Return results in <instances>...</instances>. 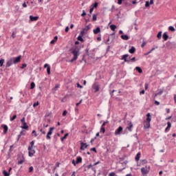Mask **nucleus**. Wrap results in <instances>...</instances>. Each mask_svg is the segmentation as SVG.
<instances>
[{
	"label": "nucleus",
	"mask_w": 176,
	"mask_h": 176,
	"mask_svg": "<svg viewBox=\"0 0 176 176\" xmlns=\"http://www.w3.org/2000/svg\"><path fill=\"white\" fill-rule=\"evenodd\" d=\"M80 50V46L76 45L70 49V52H72V54L74 55V57L72 59L69 60V63H74V61H76L78 60V57H79V52Z\"/></svg>",
	"instance_id": "1"
},
{
	"label": "nucleus",
	"mask_w": 176,
	"mask_h": 176,
	"mask_svg": "<svg viewBox=\"0 0 176 176\" xmlns=\"http://www.w3.org/2000/svg\"><path fill=\"white\" fill-rule=\"evenodd\" d=\"M21 61V55H19L16 57L10 58L8 60H7L6 64V68H9L13 65V64H19Z\"/></svg>",
	"instance_id": "2"
},
{
	"label": "nucleus",
	"mask_w": 176,
	"mask_h": 176,
	"mask_svg": "<svg viewBox=\"0 0 176 176\" xmlns=\"http://www.w3.org/2000/svg\"><path fill=\"white\" fill-rule=\"evenodd\" d=\"M151 120H152V116H151V113H148L146 114V119L144 122V130H146V129H149V127H151Z\"/></svg>",
	"instance_id": "3"
},
{
	"label": "nucleus",
	"mask_w": 176,
	"mask_h": 176,
	"mask_svg": "<svg viewBox=\"0 0 176 176\" xmlns=\"http://www.w3.org/2000/svg\"><path fill=\"white\" fill-rule=\"evenodd\" d=\"M18 164H23L25 162V158L23 153H20L17 155Z\"/></svg>",
	"instance_id": "4"
},
{
	"label": "nucleus",
	"mask_w": 176,
	"mask_h": 176,
	"mask_svg": "<svg viewBox=\"0 0 176 176\" xmlns=\"http://www.w3.org/2000/svg\"><path fill=\"white\" fill-rule=\"evenodd\" d=\"M100 85L98 83L95 82L92 85V89L94 90V93H98L100 91Z\"/></svg>",
	"instance_id": "5"
},
{
	"label": "nucleus",
	"mask_w": 176,
	"mask_h": 176,
	"mask_svg": "<svg viewBox=\"0 0 176 176\" xmlns=\"http://www.w3.org/2000/svg\"><path fill=\"white\" fill-rule=\"evenodd\" d=\"M166 46L167 49H175V42L168 41Z\"/></svg>",
	"instance_id": "6"
},
{
	"label": "nucleus",
	"mask_w": 176,
	"mask_h": 176,
	"mask_svg": "<svg viewBox=\"0 0 176 176\" xmlns=\"http://www.w3.org/2000/svg\"><path fill=\"white\" fill-rule=\"evenodd\" d=\"M54 130V127L52 126V127H50L47 133V135H46V139L47 140H52V137L50 135H52V134H53V131Z\"/></svg>",
	"instance_id": "7"
},
{
	"label": "nucleus",
	"mask_w": 176,
	"mask_h": 176,
	"mask_svg": "<svg viewBox=\"0 0 176 176\" xmlns=\"http://www.w3.org/2000/svg\"><path fill=\"white\" fill-rule=\"evenodd\" d=\"M28 155L30 157H32L34 155H35V150L33 148H30V147H28Z\"/></svg>",
	"instance_id": "8"
},
{
	"label": "nucleus",
	"mask_w": 176,
	"mask_h": 176,
	"mask_svg": "<svg viewBox=\"0 0 176 176\" xmlns=\"http://www.w3.org/2000/svg\"><path fill=\"white\" fill-rule=\"evenodd\" d=\"M122 131H123V127L122 126H120L115 131V135H120L122 133Z\"/></svg>",
	"instance_id": "9"
},
{
	"label": "nucleus",
	"mask_w": 176,
	"mask_h": 176,
	"mask_svg": "<svg viewBox=\"0 0 176 176\" xmlns=\"http://www.w3.org/2000/svg\"><path fill=\"white\" fill-rule=\"evenodd\" d=\"M87 146H89L87 143L81 142L80 149V151H85V149H87Z\"/></svg>",
	"instance_id": "10"
},
{
	"label": "nucleus",
	"mask_w": 176,
	"mask_h": 176,
	"mask_svg": "<svg viewBox=\"0 0 176 176\" xmlns=\"http://www.w3.org/2000/svg\"><path fill=\"white\" fill-rule=\"evenodd\" d=\"M129 54H124L122 58H121V60H124V63H130V59H127V57H129Z\"/></svg>",
	"instance_id": "11"
},
{
	"label": "nucleus",
	"mask_w": 176,
	"mask_h": 176,
	"mask_svg": "<svg viewBox=\"0 0 176 176\" xmlns=\"http://www.w3.org/2000/svg\"><path fill=\"white\" fill-rule=\"evenodd\" d=\"M93 32L95 35H97L101 32V28L98 26L96 29H94Z\"/></svg>",
	"instance_id": "12"
},
{
	"label": "nucleus",
	"mask_w": 176,
	"mask_h": 176,
	"mask_svg": "<svg viewBox=\"0 0 176 176\" xmlns=\"http://www.w3.org/2000/svg\"><path fill=\"white\" fill-rule=\"evenodd\" d=\"M44 68H47V75H50L51 72H50V65H49V64L45 63L44 65Z\"/></svg>",
	"instance_id": "13"
},
{
	"label": "nucleus",
	"mask_w": 176,
	"mask_h": 176,
	"mask_svg": "<svg viewBox=\"0 0 176 176\" xmlns=\"http://www.w3.org/2000/svg\"><path fill=\"white\" fill-rule=\"evenodd\" d=\"M1 127L3 129V134H6L8 133V130H9L8 125L2 124Z\"/></svg>",
	"instance_id": "14"
},
{
	"label": "nucleus",
	"mask_w": 176,
	"mask_h": 176,
	"mask_svg": "<svg viewBox=\"0 0 176 176\" xmlns=\"http://www.w3.org/2000/svg\"><path fill=\"white\" fill-rule=\"evenodd\" d=\"M39 19V16H34L32 15H30V21H37V20Z\"/></svg>",
	"instance_id": "15"
},
{
	"label": "nucleus",
	"mask_w": 176,
	"mask_h": 176,
	"mask_svg": "<svg viewBox=\"0 0 176 176\" xmlns=\"http://www.w3.org/2000/svg\"><path fill=\"white\" fill-rule=\"evenodd\" d=\"M129 122V126L126 127L127 130H129V131H133V122H131V121H128Z\"/></svg>",
	"instance_id": "16"
},
{
	"label": "nucleus",
	"mask_w": 176,
	"mask_h": 176,
	"mask_svg": "<svg viewBox=\"0 0 176 176\" xmlns=\"http://www.w3.org/2000/svg\"><path fill=\"white\" fill-rule=\"evenodd\" d=\"M129 52L131 54H134L135 53V47L134 46H132L131 47V49L129 50Z\"/></svg>",
	"instance_id": "17"
},
{
	"label": "nucleus",
	"mask_w": 176,
	"mask_h": 176,
	"mask_svg": "<svg viewBox=\"0 0 176 176\" xmlns=\"http://www.w3.org/2000/svg\"><path fill=\"white\" fill-rule=\"evenodd\" d=\"M130 38L129 37V35L127 34H122L121 35V39H123V41H129Z\"/></svg>",
	"instance_id": "18"
},
{
	"label": "nucleus",
	"mask_w": 176,
	"mask_h": 176,
	"mask_svg": "<svg viewBox=\"0 0 176 176\" xmlns=\"http://www.w3.org/2000/svg\"><path fill=\"white\" fill-rule=\"evenodd\" d=\"M168 38H170V36H168V34H167V32H164L162 35V38L164 39V41H167Z\"/></svg>",
	"instance_id": "19"
},
{
	"label": "nucleus",
	"mask_w": 176,
	"mask_h": 176,
	"mask_svg": "<svg viewBox=\"0 0 176 176\" xmlns=\"http://www.w3.org/2000/svg\"><path fill=\"white\" fill-rule=\"evenodd\" d=\"M141 173H142V174H148L149 173V170L145 169L144 167H142L141 168Z\"/></svg>",
	"instance_id": "20"
},
{
	"label": "nucleus",
	"mask_w": 176,
	"mask_h": 176,
	"mask_svg": "<svg viewBox=\"0 0 176 176\" xmlns=\"http://www.w3.org/2000/svg\"><path fill=\"white\" fill-rule=\"evenodd\" d=\"M58 36H55L54 37V39L50 41V44H51V45H54V43H56V42H57V40H58Z\"/></svg>",
	"instance_id": "21"
},
{
	"label": "nucleus",
	"mask_w": 176,
	"mask_h": 176,
	"mask_svg": "<svg viewBox=\"0 0 176 176\" xmlns=\"http://www.w3.org/2000/svg\"><path fill=\"white\" fill-rule=\"evenodd\" d=\"M76 164H79L82 163V157H80V156L77 157L76 160Z\"/></svg>",
	"instance_id": "22"
},
{
	"label": "nucleus",
	"mask_w": 176,
	"mask_h": 176,
	"mask_svg": "<svg viewBox=\"0 0 176 176\" xmlns=\"http://www.w3.org/2000/svg\"><path fill=\"white\" fill-rule=\"evenodd\" d=\"M141 157V153H138L135 157V162H139L140 161V158Z\"/></svg>",
	"instance_id": "23"
},
{
	"label": "nucleus",
	"mask_w": 176,
	"mask_h": 176,
	"mask_svg": "<svg viewBox=\"0 0 176 176\" xmlns=\"http://www.w3.org/2000/svg\"><path fill=\"white\" fill-rule=\"evenodd\" d=\"M163 89H160V91L155 94V97H157V96H162L163 94Z\"/></svg>",
	"instance_id": "24"
},
{
	"label": "nucleus",
	"mask_w": 176,
	"mask_h": 176,
	"mask_svg": "<svg viewBox=\"0 0 176 176\" xmlns=\"http://www.w3.org/2000/svg\"><path fill=\"white\" fill-rule=\"evenodd\" d=\"M68 135H69V133H65L64 136L60 138L61 142H63L64 140H67V138L68 137Z\"/></svg>",
	"instance_id": "25"
},
{
	"label": "nucleus",
	"mask_w": 176,
	"mask_h": 176,
	"mask_svg": "<svg viewBox=\"0 0 176 176\" xmlns=\"http://www.w3.org/2000/svg\"><path fill=\"white\" fill-rule=\"evenodd\" d=\"M22 124L23 126H21V129H23V130H28V125L27 124V122Z\"/></svg>",
	"instance_id": "26"
},
{
	"label": "nucleus",
	"mask_w": 176,
	"mask_h": 176,
	"mask_svg": "<svg viewBox=\"0 0 176 176\" xmlns=\"http://www.w3.org/2000/svg\"><path fill=\"white\" fill-rule=\"evenodd\" d=\"M127 157V156L126 155H124L122 157H119V163H122V162H123V160H124V159H126Z\"/></svg>",
	"instance_id": "27"
},
{
	"label": "nucleus",
	"mask_w": 176,
	"mask_h": 176,
	"mask_svg": "<svg viewBox=\"0 0 176 176\" xmlns=\"http://www.w3.org/2000/svg\"><path fill=\"white\" fill-rule=\"evenodd\" d=\"M110 29L111 30V31H116V28H117V26L116 25H110Z\"/></svg>",
	"instance_id": "28"
},
{
	"label": "nucleus",
	"mask_w": 176,
	"mask_h": 176,
	"mask_svg": "<svg viewBox=\"0 0 176 176\" xmlns=\"http://www.w3.org/2000/svg\"><path fill=\"white\" fill-rule=\"evenodd\" d=\"M135 70L137 71V72H138L139 74H142V69H141L140 67L137 66L135 67Z\"/></svg>",
	"instance_id": "29"
},
{
	"label": "nucleus",
	"mask_w": 176,
	"mask_h": 176,
	"mask_svg": "<svg viewBox=\"0 0 176 176\" xmlns=\"http://www.w3.org/2000/svg\"><path fill=\"white\" fill-rule=\"evenodd\" d=\"M35 144V140H32L31 142H30V146H28V148L30 149H31V148H35V146H34Z\"/></svg>",
	"instance_id": "30"
},
{
	"label": "nucleus",
	"mask_w": 176,
	"mask_h": 176,
	"mask_svg": "<svg viewBox=\"0 0 176 176\" xmlns=\"http://www.w3.org/2000/svg\"><path fill=\"white\" fill-rule=\"evenodd\" d=\"M77 40L82 43L85 42V39H83V36H78L77 37Z\"/></svg>",
	"instance_id": "31"
},
{
	"label": "nucleus",
	"mask_w": 176,
	"mask_h": 176,
	"mask_svg": "<svg viewBox=\"0 0 176 176\" xmlns=\"http://www.w3.org/2000/svg\"><path fill=\"white\" fill-rule=\"evenodd\" d=\"M58 88H60V85H56V86L52 88V91H57V90H58Z\"/></svg>",
	"instance_id": "32"
},
{
	"label": "nucleus",
	"mask_w": 176,
	"mask_h": 176,
	"mask_svg": "<svg viewBox=\"0 0 176 176\" xmlns=\"http://www.w3.org/2000/svg\"><path fill=\"white\" fill-rule=\"evenodd\" d=\"M94 9H96V8H98V2H95L91 6Z\"/></svg>",
	"instance_id": "33"
},
{
	"label": "nucleus",
	"mask_w": 176,
	"mask_h": 176,
	"mask_svg": "<svg viewBox=\"0 0 176 176\" xmlns=\"http://www.w3.org/2000/svg\"><path fill=\"white\" fill-rule=\"evenodd\" d=\"M3 175L4 176H10V173L9 172L6 171V170H3Z\"/></svg>",
	"instance_id": "34"
},
{
	"label": "nucleus",
	"mask_w": 176,
	"mask_h": 176,
	"mask_svg": "<svg viewBox=\"0 0 176 176\" xmlns=\"http://www.w3.org/2000/svg\"><path fill=\"white\" fill-rule=\"evenodd\" d=\"M34 89H35V82H32L30 83V90H34Z\"/></svg>",
	"instance_id": "35"
},
{
	"label": "nucleus",
	"mask_w": 176,
	"mask_h": 176,
	"mask_svg": "<svg viewBox=\"0 0 176 176\" xmlns=\"http://www.w3.org/2000/svg\"><path fill=\"white\" fill-rule=\"evenodd\" d=\"M162 31H160L157 33V39H162Z\"/></svg>",
	"instance_id": "36"
},
{
	"label": "nucleus",
	"mask_w": 176,
	"mask_h": 176,
	"mask_svg": "<svg viewBox=\"0 0 176 176\" xmlns=\"http://www.w3.org/2000/svg\"><path fill=\"white\" fill-rule=\"evenodd\" d=\"M4 63H5V59L1 58L0 59V67H3Z\"/></svg>",
	"instance_id": "37"
},
{
	"label": "nucleus",
	"mask_w": 176,
	"mask_h": 176,
	"mask_svg": "<svg viewBox=\"0 0 176 176\" xmlns=\"http://www.w3.org/2000/svg\"><path fill=\"white\" fill-rule=\"evenodd\" d=\"M168 30L171 31L172 32H174V31H175V28H174V26H169Z\"/></svg>",
	"instance_id": "38"
},
{
	"label": "nucleus",
	"mask_w": 176,
	"mask_h": 176,
	"mask_svg": "<svg viewBox=\"0 0 176 176\" xmlns=\"http://www.w3.org/2000/svg\"><path fill=\"white\" fill-rule=\"evenodd\" d=\"M92 21H97V14H94L92 16Z\"/></svg>",
	"instance_id": "39"
},
{
	"label": "nucleus",
	"mask_w": 176,
	"mask_h": 176,
	"mask_svg": "<svg viewBox=\"0 0 176 176\" xmlns=\"http://www.w3.org/2000/svg\"><path fill=\"white\" fill-rule=\"evenodd\" d=\"M16 118H17V115L14 114L12 117L10 118V120L11 122H13V120H14Z\"/></svg>",
	"instance_id": "40"
},
{
	"label": "nucleus",
	"mask_w": 176,
	"mask_h": 176,
	"mask_svg": "<svg viewBox=\"0 0 176 176\" xmlns=\"http://www.w3.org/2000/svg\"><path fill=\"white\" fill-rule=\"evenodd\" d=\"M89 30H90V25H87L85 28L82 29V30H84L85 32H86V31H89Z\"/></svg>",
	"instance_id": "41"
},
{
	"label": "nucleus",
	"mask_w": 176,
	"mask_h": 176,
	"mask_svg": "<svg viewBox=\"0 0 176 176\" xmlns=\"http://www.w3.org/2000/svg\"><path fill=\"white\" fill-rule=\"evenodd\" d=\"M100 133H102V134H104V133H105V127L101 126V127H100Z\"/></svg>",
	"instance_id": "42"
},
{
	"label": "nucleus",
	"mask_w": 176,
	"mask_h": 176,
	"mask_svg": "<svg viewBox=\"0 0 176 176\" xmlns=\"http://www.w3.org/2000/svg\"><path fill=\"white\" fill-rule=\"evenodd\" d=\"M151 6V3H149V1H146L145 3V8H150Z\"/></svg>",
	"instance_id": "43"
},
{
	"label": "nucleus",
	"mask_w": 176,
	"mask_h": 176,
	"mask_svg": "<svg viewBox=\"0 0 176 176\" xmlns=\"http://www.w3.org/2000/svg\"><path fill=\"white\" fill-rule=\"evenodd\" d=\"M129 60H130V61H132V63H135V57H133V58H131V57H129Z\"/></svg>",
	"instance_id": "44"
},
{
	"label": "nucleus",
	"mask_w": 176,
	"mask_h": 176,
	"mask_svg": "<svg viewBox=\"0 0 176 176\" xmlns=\"http://www.w3.org/2000/svg\"><path fill=\"white\" fill-rule=\"evenodd\" d=\"M87 14L86 13V12L85 11V10H82V12L81 14V17H85V16H87Z\"/></svg>",
	"instance_id": "45"
},
{
	"label": "nucleus",
	"mask_w": 176,
	"mask_h": 176,
	"mask_svg": "<svg viewBox=\"0 0 176 176\" xmlns=\"http://www.w3.org/2000/svg\"><path fill=\"white\" fill-rule=\"evenodd\" d=\"M90 151H91L92 152H94L95 153H97V148H96V147H93L90 148Z\"/></svg>",
	"instance_id": "46"
},
{
	"label": "nucleus",
	"mask_w": 176,
	"mask_h": 176,
	"mask_svg": "<svg viewBox=\"0 0 176 176\" xmlns=\"http://www.w3.org/2000/svg\"><path fill=\"white\" fill-rule=\"evenodd\" d=\"M92 167H94L91 164L86 166L87 170H89V168H91Z\"/></svg>",
	"instance_id": "47"
},
{
	"label": "nucleus",
	"mask_w": 176,
	"mask_h": 176,
	"mask_svg": "<svg viewBox=\"0 0 176 176\" xmlns=\"http://www.w3.org/2000/svg\"><path fill=\"white\" fill-rule=\"evenodd\" d=\"M107 123H109V121L107 120V121H104L102 124V127H105V125L107 124Z\"/></svg>",
	"instance_id": "48"
},
{
	"label": "nucleus",
	"mask_w": 176,
	"mask_h": 176,
	"mask_svg": "<svg viewBox=\"0 0 176 176\" xmlns=\"http://www.w3.org/2000/svg\"><path fill=\"white\" fill-rule=\"evenodd\" d=\"M38 105H39V102H38V101H37V102H34V103L33 104L34 108L38 107Z\"/></svg>",
	"instance_id": "49"
},
{
	"label": "nucleus",
	"mask_w": 176,
	"mask_h": 176,
	"mask_svg": "<svg viewBox=\"0 0 176 176\" xmlns=\"http://www.w3.org/2000/svg\"><path fill=\"white\" fill-rule=\"evenodd\" d=\"M68 113V111L67 110H64L63 112V116H67V114Z\"/></svg>",
	"instance_id": "50"
},
{
	"label": "nucleus",
	"mask_w": 176,
	"mask_h": 176,
	"mask_svg": "<svg viewBox=\"0 0 176 176\" xmlns=\"http://www.w3.org/2000/svg\"><path fill=\"white\" fill-rule=\"evenodd\" d=\"M85 30H82V31L80 32V34L78 36H83V35H85Z\"/></svg>",
	"instance_id": "51"
},
{
	"label": "nucleus",
	"mask_w": 176,
	"mask_h": 176,
	"mask_svg": "<svg viewBox=\"0 0 176 176\" xmlns=\"http://www.w3.org/2000/svg\"><path fill=\"white\" fill-rule=\"evenodd\" d=\"M32 134H34V137H38V134L36 133V131L35 130H33L32 132Z\"/></svg>",
	"instance_id": "52"
},
{
	"label": "nucleus",
	"mask_w": 176,
	"mask_h": 176,
	"mask_svg": "<svg viewBox=\"0 0 176 176\" xmlns=\"http://www.w3.org/2000/svg\"><path fill=\"white\" fill-rule=\"evenodd\" d=\"M27 67V64L26 63H23L22 64V66L21 67V69H24V68H25Z\"/></svg>",
	"instance_id": "53"
},
{
	"label": "nucleus",
	"mask_w": 176,
	"mask_h": 176,
	"mask_svg": "<svg viewBox=\"0 0 176 176\" xmlns=\"http://www.w3.org/2000/svg\"><path fill=\"white\" fill-rule=\"evenodd\" d=\"M109 41H110V38L109 36H108L107 40L104 42L105 45H109Z\"/></svg>",
	"instance_id": "54"
},
{
	"label": "nucleus",
	"mask_w": 176,
	"mask_h": 176,
	"mask_svg": "<svg viewBox=\"0 0 176 176\" xmlns=\"http://www.w3.org/2000/svg\"><path fill=\"white\" fill-rule=\"evenodd\" d=\"M32 171H34V166H30L29 168V173H32Z\"/></svg>",
	"instance_id": "55"
},
{
	"label": "nucleus",
	"mask_w": 176,
	"mask_h": 176,
	"mask_svg": "<svg viewBox=\"0 0 176 176\" xmlns=\"http://www.w3.org/2000/svg\"><path fill=\"white\" fill-rule=\"evenodd\" d=\"M94 10V8L92 7V6H91L90 7V9H89V13H90V14H91V13H93V11Z\"/></svg>",
	"instance_id": "56"
},
{
	"label": "nucleus",
	"mask_w": 176,
	"mask_h": 176,
	"mask_svg": "<svg viewBox=\"0 0 176 176\" xmlns=\"http://www.w3.org/2000/svg\"><path fill=\"white\" fill-rule=\"evenodd\" d=\"M21 122L22 124H23L24 123H26V122H25V118L23 117V118L21 120Z\"/></svg>",
	"instance_id": "57"
},
{
	"label": "nucleus",
	"mask_w": 176,
	"mask_h": 176,
	"mask_svg": "<svg viewBox=\"0 0 176 176\" xmlns=\"http://www.w3.org/2000/svg\"><path fill=\"white\" fill-rule=\"evenodd\" d=\"M115 91H116V90H115V89H113L112 91H110L111 97H113V93H115Z\"/></svg>",
	"instance_id": "58"
},
{
	"label": "nucleus",
	"mask_w": 176,
	"mask_h": 176,
	"mask_svg": "<svg viewBox=\"0 0 176 176\" xmlns=\"http://www.w3.org/2000/svg\"><path fill=\"white\" fill-rule=\"evenodd\" d=\"M167 127H168V129H171V122H167Z\"/></svg>",
	"instance_id": "59"
},
{
	"label": "nucleus",
	"mask_w": 176,
	"mask_h": 176,
	"mask_svg": "<svg viewBox=\"0 0 176 176\" xmlns=\"http://www.w3.org/2000/svg\"><path fill=\"white\" fill-rule=\"evenodd\" d=\"M124 6H131V4L129 3V2L126 1L124 3Z\"/></svg>",
	"instance_id": "60"
},
{
	"label": "nucleus",
	"mask_w": 176,
	"mask_h": 176,
	"mask_svg": "<svg viewBox=\"0 0 176 176\" xmlns=\"http://www.w3.org/2000/svg\"><path fill=\"white\" fill-rule=\"evenodd\" d=\"M116 175V173H115V172H111L109 174V176H115Z\"/></svg>",
	"instance_id": "61"
},
{
	"label": "nucleus",
	"mask_w": 176,
	"mask_h": 176,
	"mask_svg": "<svg viewBox=\"0 0 176 176\" xmlns=\"http://www.w3.org/2000/svg\"><path fill=\"white\" fill-rule=\"evenodd\" d=\"M123 1H124V0H118V4L122 5V3H123Z\"/></svg>",
	"instance_id": "62"
},
{
	"label": "nucleus",
	"mask_w": 176,
	"mask_h": 176,
	"mask_svg": "<svg viewBox=\"0 0 176 176\" xmlns=\"http://www.w3.org/2000/svg\"><path fill=\"white\" fill-rule=\"evenodd\" d=\"M72 163L74 166H76V161L75 160H72Z\"/></svg>",
	"instance_id": "63"
},
{
	"label": "nucleus",
	"mask_w": 176,
	"mask_h": 176,
	"mask_svg": "<svg viewBox=\"0 0 176 176\" xmlns=\"http://www.w3.org/2000/svg\"><path fill=\"white\" fill-rule=\"evenodd\" d=\"M52 115V112L46 113L45 116L49 117Z\"/></svg>",
	"instance_id": "64"
}]
</instances>
